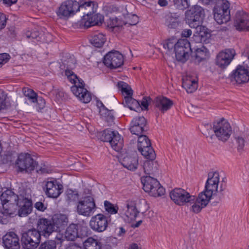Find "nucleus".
Returning a JSON list of instances; mask_svg holds the SVG:
<instances>
[{
  "label": "nucleus",
  "instance_id": "f257e3e1",
  "mask_svg": "<svg viewBox=\"0 0 249 249\" xmlns=\"http://www.w3.org/2000/svg\"><path fill=\"white\" fill-rule=\"evenodd\" d=\"M206 131L204 134L209 143H214L216 138L223 142H226L232 133L231 127L229 123L225 119L221 118L213 122V125L205 124Z\"/></svg>",
  "mask_w": 249,
  "mask_h": 249
},
{
  "label": "nucleus",
  "instance_id": "f03ea898",
  "mask_svg": "<svg viewBox=\"0 0 249 249\" xmlns=\"http://www.w3.org/2000/svg\"><path fill=\"white\" fill-rule=\"evenodd\" d=\"M219 182V173L216 172H210L205 184V190L198 195L196 202L193 206L194 212H200L202 209L207 206L213 195H215L217 192Z\"/></svg>",
  "mask_w": 249,
  "mask_h": 249
},
{
  "label": "nucleus",
  "instance_id": "7ed1b4c3",
  "mask_svg": "<svg viewBox=\"0 0 249 249\" xmlns=\"http://www.w3.org/2000/svg\"><path fill=\"white\" fill-rule=\"evenodd\" d=\"M162 46L165 53L170 55L175 53L177 59L182 62H185L192 53L191 44L186 38L178 41L174 38H170L162 43Z\"/></svg>",
  "mask_w": 249,
  "mask_h": 249
},
{
  "label": "nucleus",
  "instance_id": "20e7f679",
  "mask_svg": "<svg viewBox=\"0 0 249 249\" xmlns=\"http://www.w3.org/2000/svg\"><path fill=\"white\" fill-rule=\"evenodd\" d=\"M204 16V9L197 5L193 6L185 12V20L186 23L191 28L199 29V36L201 37L207 36L209 35L206 31L205 27L200 26Z\"/></svg>",
  "mask_w": 249,
  "mask_h": 249
},
{
  "label": "nucleus",
  "instance_id": "39448f33",
  "mask_svg": "<svg viewBox=\"0 0 249 249\" xmlns=\"http://www.w3.org/2000/svg\"><path fill=\"white\" fill-rule=\"evenodd\" d=\"M94 3L91 1H86L83 3L79 4L76 0H67L62 3L56 13L59 18L67 19L73 16L80 10V9L87 8L92 9Z\"/></svg>",
  "mask_w": 249,
  "mask_h": 249
},
{
  "label": "nucleus",
  "instance_id": "423d86ee",
  "mask_svg": "<svg viewBox=\"0 0 249 249\" xmlns=\"http://www.w3.org/2000/svg\"><path fill=\"white\" fill-rule=\"evenodd\" d=\"M171 199L177 205L184 206L187 204H190L191 206L190 208V211L195 213L199 212H195L193 210V206L196 204L197 196L191 195L185 189L181 188H176L170 192Z\"/></svg>",
  "mask_w": 249,
  "mask_h": 249
},
{
  "label": "nucleus",
  "instance_id": "0eeeda50",
  "mask_svg": "<svg viewBox=\"0 0 249 249\" xmlns=\"http://www.w3.org/2000/svg\"><path fill=\"white\" fill-rule=\"evenodd\" d=\"M141 181L143 190L151 196L158 197L164 195L165 190L157 179L150 176H146L142 178Z\"/></svg>",
  "mask_w": 249,
  "mask_h": 249
},
{
  "label": "nucleus",
  "instance_id": "6e6552de",
  "mask_svg": "<svg viewBox=\"0 0 249 249\" xmlns=\"http://www.w3.org/2000/svg\"><path fill=\"white\" fill-rule=\"evenodd\" d=\"M41 241L40 232L35 229L24 231L21 235V242L25 249H35Z\"/></svg>",
  "mask_w": 249,
  "mask_h": 249
},
{
  "label": "nucleus",
  "instance_id": "1a4fd4ad",
  "mask_svg": "<svg viewBox=\"0 0 249 249\" xmlns=\"http://www.w3.org/2000/svg\"><path fill=\"white\" fill-rule=\"evenodd\" d=\"M101 139L104 142H109L112 148L116 151H119L123 147V140L117 131L106 129L102 133Z\"/></svg>",
  "mask_w": 249,
  "mask_h": 249
},
{
  "label": "nucleus",
  "instance_id": "9d476101",
  "mask_svg": "<svg viewBox=\"0 0 249 249\" xmlns=\"http://www.w3.org/2000/svg\"><path fill=\"white\" fill-rule=\"evenodd\" d=\"M96 209V205L94 198L90 196L85 197L80 200L77 205V212L81 215L85 216H90Z\"/></svg>",
  "mask_w": 249,
  "mask_h": 249
},
{
  "label": "nucleus",
  "instance_id": "9b49d317",
  "mask_svg": "<svg viewBox=\"0 0 249 249\" xmlns=\"http://www.w3.org/2000/svg\"><path fill=\"white\" fill-rule=\"evenodd\" d=\"M44 182L43 190L48 197L56 198L62 193L63 186L56 179L51 178Z\"/></svg>",
  "mask_w": 249,
  "mask_h": 249
},
{
  "label": "nucleus",
  "instance_id": "f8f14e48",
  "mask_svg": "<svg viewBox=\"0 0 249 249\" xmlns=\"http://www.w3.org/2000/svg\"><path fill=\"white\" fill-rule=\"evenodd\" d=\"M16 165L21 172H31L35 169L37 163L30 154L21 153L18 156Z\"/></svg>",
  "mask_w": 249,
  "mask_h": 249
},
{
  "label": "nucleus",
  "instance_id": "ddd939ff",
  "mask_svg": "<svg viewBox=\"0 0 249 249\" xmlns=\"http://www.w3.org/2000/svg\"><path fill=\"white\" fill-rule=\"evenodd\" d=\"M138 149L145 158L153 159L156 158V154L151 146L150 141L145 135L139 136Z\"/></svg>",
  "mask_w": 249,
  "mask_h": 249
},
{
  "label": "nucleus",
  "instance_id": "4468645a",
  "mask_svg": "<svg viewBox=\"0 0 249 249\" xmlns=\"http://www.w3.org/2000/svg\"><path fill=\"white\" fill-rule=\"evenodd\" d=\"M104 63L110 69L119 68L124 63L123 55L116 51L109 52L105 56Z\"/></svg>",
  "mask_w": 249,
  "mask_h": 249
},
{
  "label": "nucleus",
  "instance_id": "2eb2a0df",
  "mask_svg": "<svg viewBox=\"0 0 249 249\" xmlns=\"http://www.w3.org/2000/svg\"><path fill=\"white\" fill-rule=\"evenodd\" d=\"M84 83L83 80H78V84L71 87L72 93L84 103H88L91 100L90 93L84 88Z\"/></svg>",
  "mask_w": 249,
  "mask_h": 249
},
{
  "label": "nucleus",
  "instance_id": "dca6fc26",
  "mask_svg": "<svg viewBox=\"0 0 249 249\" xmlns=\"http://www.w3.org/2000/svg\"><path fill=\"white\" fill-rule=\"evenodd\" d=\"M234 25L239 31L249 29V14L243 10L238 11L235 14Z\"/></svg>",
  "mask_w": 249,
  "mask_h": 249
},
{
  "label": "nucleus",
  "instance_id": "f3484780",
  "mask_svg": "<svg viewBox=\"0 0 249 249\" xmlns=\"http://www.w3.org/2000/svg\"><path fill=\"white\" fill-rule=\"evenodd\" d=\"M130 131L133 134L137 136L142 134L147 130L146 120L143 116L134 118L131 122Z\"/></svg>",
  "mask_w": 249,
  "mask_h": 249
},
{
  "label": "nucleus",
  "instance_id": "a211bd4d",
  "mask_svg": "<svg viewBox=\"0 0 249 249\" xmlns=\"http://www.w3.org/2000/svg\"><path fill=\"white\" fill-rule=\"evenodd\" d=\"M108 223L107 217L103 214H98L93 216L89 222V226L93 231L102 232L105 231Z\"/></svg>",
  "mask_w": 249,
  "mask_h": 249
},
{
  "label": "nucleus",
  "instance_id": "6ab92c4d",
  "mask_svg": "<svg viewBox=\"0 0 249 249\" xmlns=\"http://www.w3.org/2000/svg\"><path fill=\"white\" fill-rule=\"evenodd\" d=\"M235 54V52L233 49H226L221 51L217 55L216 65L221 68H225L230 64Z\"/></svg>",
  "mask_w": 249,
  "mask_h": 249
},
{
  "label": "nucleus",
  "instance_id": "aec40b11",
  "mask_svg": "<svg viewBox=\"0 0 249 249\" xmlns=\"http://www.w3.org/2000/svg\"><path fill=\"white\" fill-rule=\"evenodd\" d=\"M36 230L40 232V235L48 237L55 231V228L53 225L52 220L41 218L37 221Z\"/></svg>",
  "mask_w": 249,
  "mask_h": 249
},
{
  "label": "nucleus",
  "instance_id": "412c9836",
  "mask_svg": "<svg viewBox=\"0 0 249 249\" xmlns=\"http://www.w3.org/2000/svg\"><path fill=\"white\" fill-rule=\"evenodd\" d=\"M17 205V207H19L18 213L20 217L26 216L32 211V201L31 198L20 195V199Z\"/></svg>",
  "mask_w": 249,
  "mask_h": 249
},
{
  "label": "nucleus",
  "instance_id": "4be33fe9",
  "mask_svg": "<svg viewBox=\"0 0 249 249\" xmlns=\"http://www.w3.org/2000/svg\"><path fill=\"white\" fill-rule=\"evenodd\" d=\"M231 77L238 84L246 83L249 81V71L245 66L238 65L232 71Z\"/></svg>",
  "mask_w": 249,
  "mask_h": 249
},
{
  "label": "nucleus",
  "instance_id": "5701e85b",
  "mask_svg": "<svg viewBox=\"0 0 249 249\" xmlns=\"http://www.w3.org/2000/svg\"><path fill=\"white\" fill-rule=\"evenodd\" d=\"M19 238L14 232H9L2 237L3 244L6 249H20Z\"/></svg>",
  "mask_w": 249,
  "mask_h": 249
},
{
  "label": "nucleus",
  "instance_id": "b1692460",
  "mask_svg": "<svg viewBox=\"0 0 249 249\" xmlns=\"http://www.w3.org/2000/svg\"><path fill=\"white\" fill-rule=\"evenodd\" d=\"M154 105L158 110L164 113L171 108L173 105V102L167 97L160 96L155 99Z\"/></svg>",
  "mask_w": 249,
  "mask_h": 249
},
{
  "label": "nucleus",
  "instance_id": "393cba45",
  "mask_svg": "<svg viewBox=\"0 0 249 249\" xmlns=\"http://www.w3.org/2000/svg\"><path fill=\"white\" fill-rule=\"evenodd\" d=\"M123 166L130 171H135L139 165L138 157L136 154L124 157L121 161Z\"/></svg>",
  "mask_w": 249,
  "mask_h": 249
},
{
  "label": "nucleus",
  "instance_id": "a878e982",
  "mask_svg": "<svg viewBox=\"0 0 249 249\" xmlns=\"http://www.w3.org/2000/svg\"><path fill=\"white\" fill-rule=\"evenodd\" d=\"M126 205L127 210L125 212V215L127 217V220L129 221L135 220L140 213L137 207L136 201L128 200Z\"/></svg>",
  "mask_w": 249,
  "mask_h": 249
},
{
  "label": "nucleus",
  "instance_id": "bb28decb",
  "mask_svg": "<svg viewBox=\"0 0 249 249\" xmlns=\"http://www.w3.org/2000/svg\"><path fill=\"white\" fill-rule=\"evenodd\" d=\"M0 199L2 204H17L20 199V196L15 194L11 190H7L1 194Z\"/></svg>",
  "mask_w": 249,
  "mask_h": 249
},
{
  "label": "nucleus",
  "instance_id": "cd10ccee",
  "mask_svg": "<svg viewBox=\"0 0 249 249\" xmlns=\"http://www.w3.org/2000/svg\"><path fill=\"white\" fill-rule=\"evenodd\" d=\"M87 18L85 21L84 25L87 28H89L99 24H101L104 21V17L99 14H93L92 15L88 13L87 14Z\"/></svg>",
  "mask_w": 249,
  "mask_h": 249
},
{
  "label": "nucleus",
  "instance_id": "c85d7f7f",
  "mask_svg": "<svg viewBox=\"0 0 249 249\" xmlns=\"http://www.w3.org/2000/svg\"><path fill=\"white\" fill-rule=\"evenodd\" d=\"M107 40L106 36L102 33L95 32L90 36V43L95 47H102Z\"/></svg>",
  "mask_w": 249,
  "mask_h": 249
},
{
  "label": "nucleus",
  "instance_id": "c756f323",
  "mask_svg": "<svg viewBox=\"0 0 249 249\" xmlns=\"http://www.w3.org/2000/svg\"><path fill=\"white\" fill-rule=\"evenodd\" d=\"M180 24L179 17L176 14H169L166 16L165 24L170 29H176Z\"/></svg>",
  "mask_w": 249,
  "mask_h": 249
},
{
  "label": "nucleus",
  "instance_id": "7c9ffc66",
  "mask_svg": "<svg viewBox=\"0 0 249 249\" xmlns=\"http://www.w3.org/2000/svg\"><path fill=\"white\" fill-rule=\"evenodd\" d=\"M143 165V170L145 174H151L154 173L158 169V164L154 160L155 158H146Z\"/></svg>",
  "mask_w": 249,
  "mask_h": 249
},
{
  "label": "nucleus",
  "instance_id": "2f4dec72",
  "mask_svg": "<svg viewBox=\"0 0 249 249\" xmlns=\"http://www.w3.org/2000/svg\"><path fill=\"white\" fill-rule=\"evenodd\" d=\"M52 222L53 226L55 228V231H56L67 224L68 218L65 214H57L53 216Z\"/></svg>",
  "mask_w": 249,
  "mask_h": 249
},
{
  "label": "nucleus",
  "instance_id": "473e14b6",
  "mask_svg": "<svg viewBox=\"0 0 249 249\" xmlns=\"http://www.w3.org/2000/svg\"><path fill=\"white\" fill-rule=\"evenodd\" d=\"M79 225L71 224L67 228L65 236L68 240L73 241L78 236Z\"/></svg>",
  "mask_w": 249,
  "mask_h": 249
},
{
  "label": "nucleus",
  "instance_id": "72a5a7b5",
  "mask_svg": "<svg viewBox=\"0 0 249 249\" xmlns=\"http://www.w3.org/2000/svg\"><path fill=\"white\" fill-rule=\"evenodd\" d=\"M182 86L188 93H192L197 88V83L195 79L191 77H186L182 79Z\"/></svg>",
  "mask_w": 249,
  "mask_h": 249
},
{
  "label": "nucleus",
  "instance_id": "f704fd0d",
  "mask_svg": "<svg viewBox=\"0 0 249 249\" xmlns=\"http://www.w3.org/2000/svg\"><path fill=\"white\" fill-rule=\"evenodd\" d=\"M231 4L227 0H218L213 9V11L230 13Z\"/></svg>",
  "mask_w": 249,
  "mask_h": 249
},
{
  "label": "nucleus",
  "instance_id": "c9c22d12",
  "mask_svg": "<svg viewBox=\"0 0 249 249\" xmlns=\"http://www.w3.org/2000/svg\"><path fill=\"white\" fill-rule=\"evenodd\" d=\"M124 106L127 107L131 110L138 111L140 109V103L132 97V96H125L123 101Z\"/></svg>",
  "mask_w": 249,
  "mask_h": 249
},
{
  "label": "nucleus",
  "instance_id": "e433bc0d",
  "mask_svg": "<svg viewBox=\"0 0 249 249\" xmlns=\"http://www.w3.org/2000/svg\"><path fill=\"white\" fill-rule=\"evenodd\" d=\"M213 17L215 21L219 24L226 23L231 18L230 13L213 11Z\"/></svg>",
  "mask_w": 249,
  "mask_h": 249
},
{
  "label": "nucleus",
  "instance_id": "4c0bfd02",
  "mask_svg": "<svg viewBox=\"0 0 249 249\" xmlns=\"http://www.w3.org/2000/svg\"><path fill=\"white\" fill-rule=\"evenodd\" d=\"M118 87L121 89L123 94L125 96H132L133 90L130 87L123 81L118 82Z\"/></svg>",
  "mask_w": 249,
  "mask_h": 249
},
{
  "label": "nucleus",
  "instance_id": "58836bf2",
  "mask_svg": "<svg viewBox=\"0 0 249 249\" xmlns=\"http://www.w3.org/2000/svg\"><path fill=\"white\" fill-rule=\"evenodd\" d=\"M3 210L6 212L10 216L13 217L17 214V205L15 203L2 204Z\"/></svg>",
  "mask_w": 249,
  "mask_h": 249
},
{
  "label": "nucleus",
  "instance_id": "ea45409f",
  "mask_svg": "<svg viewBox=\"0 0 249 249\" xmlns=\"http://www.w3.org/2000/svg\"><path fill=\"white\" fill-rule=\"evenodd\" d=\"M192 53L196 63H199L206 58V53L201 49L198 48L196 49L195 52Z\"/></svg>",
  "mask_w": 249,
  "mask_h": 249
},
{
  "label": "nucleus",
  "instance_id": "a19ab883",
  "mask_svg": "<svg viewBox=\"0 0 249 249\" xmlns=\"http://www.w3.org/2000/svg\"><path fill=\"white\" fill-rule=\"evenodd\" d=\"M22 91L24 96L28 97L32 102L36 103L37 102V94L33 89L28 88H24Z\"/></svg>",
  "mask_w": 249,
  "mask_h": 249
},
{
  "label": "nucleus",
  "instance_id": "79ce46f5",
  "mask_svg": "<svg viewBox=\"0 0 249 249\" xmlns=\"http://www.w3.org/2000/svg\"><path fill=\"white\" fill-rule=\"evenodd\" d=\"M104 207L106 211L110 214H116L118 212L117 206H114L108 201H104Z\"/></svg>",
  "mask_w": 249,
  "mask_h": 249
},
{
  "label": "nucleus",
  "instance_id": "37998d69",
  "mask_svg": "<svg viewBox=\"0 0 249 249\" xmlns=\"http://www.w3.org/2000/svg\"><path fill=\"white\" fill-rule=\"evenodd\" d=\"M65 74L67 76L68 80L74 85L78 84V80H83L81 79H79L77 76L73 73L72 71L70 70H66Z\"/></svg>",
  "mask_w": 249,
  "mask_h": 249
},
{
  "label": "nucleus",
  "instance_id": "c03bdc74",
  "mask_svg": "<svg viewBox=\"0 0 249 249\" xmlns=\"http://www.w3.org/2000/svg\"><path fill=\"white\" fill-rule=\"evenodd\" d=\"M56 243L54 240H48L42 243L38 249H56Z\"/></svg>",
  "mask_w": 249,
  "mask_h": 249
},
{
  "label": "nucleus",
  "instance_id": "a18cd8bd",
  "mask_svg": "<svg viewBox=\"0 0 249 249\" xmlns=\"http://www.w3.org/2000/svg\"><path fill=\"white\" fill-rule=\"evenodd\" d=\"M90 231L87 227L79 225L78 237L80 238L87 237L90 234Z\"/></svg>",
  "mask_w": 249,
  "mask_h": 249
},
{
  "label": "nucleus",
  "instance_id": "49530a36",
  "mask_svg": "<svg viewBox=\"0 0 249 249\" xmlns=\"http://www.w3.org/2000/svg\"><path fill=\"white\" fill-rule=\"evenodd\" d=\"M99 242L94 239L92 237L88 238L86 240H85L84 242V246L85 249H92L89 247H92L91 246H97V244Z\"/></svg>",
  "mask_w": 249,
  "mask_h": 249
},
{
  "label": "nucleus",
  "instance_id": "de8ad7c7",
  "mask_svg": "<svg viewBox=\"0 0 249 249\" xmlns=\"http://www.w3.org/2000/svg\"><path fill=\"white\" fill-rule=\"evenodd\" d=\"M10 216L6 212L3 210L0 211V223L2 224H6L9 220Z\"/></svg>",
  "mask_w": 249,
  "mask_h": 249
},
{
  "label": "nucleus",
  "instance_id": "09e8293b",
  "mask_svg": "<svg viewBox=\"0 0 249 249\" xmlns=\"http://www.w3.org/2000/svg\"><path fill=\"white\" fill-rule=\"evenodd\" d=\"M78 195L77 193L70 190L67 193V199L70 202L74 201L78 199Z\"/></svg>",
  "mask_w": 249,
  "mask_h": 249
},
{
  "label": "nucleus",
  "instance_id": "8fccbe9b",
  "mask_svg": "<svg viewBox=\"0 0 249 249\" xmlns=\"http://www.w3.org/2000/svg\"><path fill=\"white\" fill-rule=\"evenodd\" d=\"M10 56L8 53H3L0 54V67L8 62Z\"/></svg>",
  "mask_w": 249,
  "mask_h": 249
},
{
  "label": "nucleus",
  "instance_id": "3c124183",
  "mask_svg": "<svg viewBox=\"0 0 249 249\" xmlns=\"http://www.w3.org/2000/svg\"><path fill=\"white\" fill-rule=\"evenodd\" d=\"M108 24L111 28H114L120 25V21L117 18L113 17L110 18Z\"/></svg>",
  "mask_w": 249,
  "mask_h": 249
},
{
  "label": "nucleus",
  "instance_id": "603ef678",
  "mask_svg": "<svg viewBox=\"0 0 249 249\" xmlns=\"http://www.w3.org/2000/svg\"><path fill=\"white\" fill-rule=\"evenodd\" d=\"M236 142L238 143V150H241L243 148L246 143V141L244 137L239 136L236 138Z\"/></svg>",
  "mask_w": 249,
  "mask_h": 249
},
{
  "label": "nucleus",
  "instance_id": "864d4df0",
  "mask_svg": "<svg viewBox=\"0 0 249 249\" xmlns=\"http://www.w3.org/2000/svg\"><path fill=\"white\" fill-rule=\"evenodd\" d=\"M148 99L150 98L148 97H144L140 104V108L142 109L147 110L148 109V107L149 105Z\"/></svg>",
  "mask_w": 249,
  "mask_h": 249
},
{
  "label": "nucleus",
  "instance_id": "5fc2aeb1",
  "mask_svg": "<svg viewBox=\"0 0 249 249\" xmlns=\"http://www.w3.org/2000/svg\"><path fill=\"white\" fill-rule=\"evenodd\" d=\"M6 20L7 18L6 16L4 14L0 13V30L5 27Z\"/></svg>",
  "mask_w": 249,
  "mask_h": 249
},
{
  "label": "nucleus",
  "instance_id": "6e6d98bb",
  "mask_svg": "<svg viewBox=\"0 0 249 249\" xmlns=\"http://www.w3.org/2000/svg\"><path fill=\"white\" fill-rule=\"evenodd\" d=\"M35 207L38 211L43 212L46 209V207L41 202H37L35 204Z\"/></svg>",
  "mask_w": 249,
  "mask_h": 249
},
{
  "label": "nucleus",
  "instance_id": "4d7b16f0",
  "mask_svg": "<svg viewBox=\"0 0 249 249\" xmlns=\"http://www.w3.org/2000/svg\"><path fill=\"white\" fill-rule=\"evenodd\" d=\"M107 112L105 113V120L108 122H112L114 119V116L111 113V111L106 110Z\"/></svg>",
  "mask_w": 249,
  "mask_h": 249
},
{
  "label": "nucleus",
  "instance_id": "13d9d810",
  "mask_svg": "<svg viewBox=\"0 0 249 249\" xmlns=\"http://www.w3.org/2000/svg\"><path fill=\"white\" fill-rule=\"evenodd\" d=\"M39 34L38 32L33 31L32 32H27L26 36L28 38H32L33 39H37L39 37Z\"/></svg>",
  "mask_w": 249,
  "mask_h": 249
},
{
  "label": "nucleus",
  "instance_id": "bf43d9fd",
  "mask_svg": "<svg viewBox=\"0 0 249 249\" xmlns=\"http://www.w3.org/2000/svg\"><path fill=\"white\" fill-rule=\"evenodd\" d=\"M178 2H180L181 5L179 6V8L182 10L186 9L189 6V0H178Z\"/></svg>",
  "mask_w": 249,
  "mask_h": 249
},
{
  "label": "nucleus",
  "instance_id": "052dcab7",
  "mask_svg": "<svg viewBox=\"0 0 249 249\" xmlns=\"http://www.w3.org/2000/svg\"><path fill=\"white\" fill-rule=\"evenodd\" d=\"M6 107L5 97L1 94H0V111L4 109Z\"/></svg>",
  "mask_w": 249,
  "mask_h": 249
},
{
  "label": "nucleus",
  "instance_id": "680f3d73",
  "mask_svg": "<svg viewBox=\"0 0 249 249\" xmlns=\"http://www.w3.org/2000/svg\"><path fill=\"white\" fill-rule=\"evenodd\" d=\"M192 34L191 30L186 29L182 31L181 36L183 37H189Z\"/></svg>",
  "mask_w": 249,
  "mask_h": 249
},
{
  "label": "nucleus",
  "instance_id": "e2e57ef3",
  "mask_svg": "<svg viewBox=\"0 0 249 249\" xmlns=\"http://www.w3.org/2000/svg\"><path fill=\"white\" fill-rule=\"evenodd\" d=\"M116 234L119 236H121L124 234L125 233V230L123 227H119L115 230Z\"/></svg>",
  "mask_w": 249,
  "mask_h": 249
},
{
  "label": "nucleus",
  "instance_id": "0e129e2a",
  "mask_svg": "<svg viewBox=\"0 0 249 249\" xmlns=\"http://www.w3.org/2000/svg\"><path fill=\"white\" fill-rule=\"evenodd\" d=\"M133 20L131 22H129V24L132 25H136L138 22V17L135 15L132 16Z\"/></svg>",
  "mask_w": 249,
  "mask_h": 249
},
{
  "label": "nucleus",
  "instance_id": "69168bd1",
  "mask_svg": "<svg viewBox=\"0 0 249 249\" xmlns=\"http://www.w3.org/2000/svg\"><path fill=\"white\" fill-rule=\"evenodd\" d=\"M17 0H3V2L4 4L8 6H11L13 4L16 3Z\"/></svg>",
  "mask_w": 249,
  "mask_h": 249
},
{
  "label": "nucleus",
  "instance_id": "338daca9",
  "mask_svg": "<svg viewBox=\"0 0 249 249\" xmlns=\"http://www.w3.org/2000/svg\"><path fill=\"white\" fill-rule=\"evenodd\" d=\"M218 0H201L202 2L206 5L215 3L216 4Z\"/></svg>",
  "mask_w": 249,
  "mask_h": 249
},
{
  "label": "nucleus",
  "instance_id": "774afa93",
  "mask_svg": "<svg viewBox=\"0 0 249 249\" xmlns=\"http://www.w3.org/2000/svg\"><path fill=\"white\" fill-rule=\"evenodd\" d=\"M66 249H82V248L79 246L75 244H71Z\"/></svg>",
  "mask_w": 249,
  "mask_h": 249
}]
</instances>
